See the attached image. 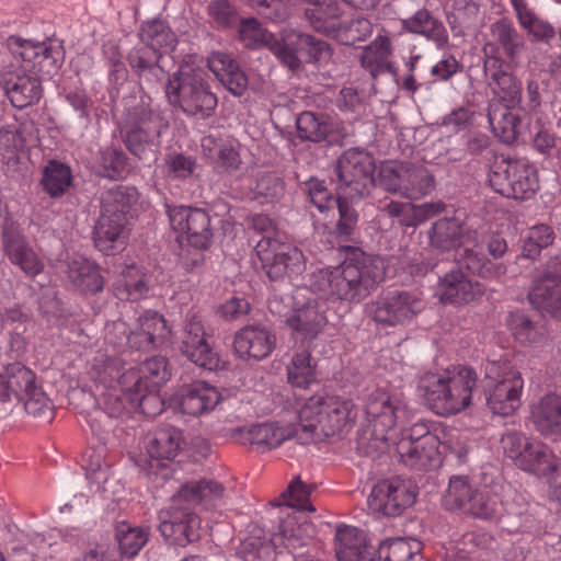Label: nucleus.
<instances>
[{"label":"nucleus","instance_id":"nucleus-1","mask_svg":"<svg viewBox=\"0 0 561 561\" xmlns=\"http://www.w3.org/2000/svg\"><path fill=\"white\" fill-rule=\"evenodd\" d=\"M7 48L13 60L9 66L11 77L4 79L3 88L12 105L24 108L41 100L39 75L51 76L58 70L64 61L62 46L57 39L32 42L10 36Z\"/></svg>","mask_w":561,"mask_h":561},{"label":"nucleus","instance_id":"nucleus-2","mask_svg":"<svg viewBox=\"0 0 561 561\" xmlns=\"http://www.w3.org/2000/svg\"><path fill=\"white\" fill-rule=\"evenodd\" d=\"M385 273L382 259L354 251L340 265L313 272L309 288L330 304L351 307L366 299L385 279Z\"/></svg>","mask_w":561,"mask_h":561},{"label":"nucleus","instance_id":"nucleus-3","mask_svg":"<svg viewBox=\"0 0 561 561\" xmlns=\"http://www.w3.org/2000/svg\"><path fill=\"white\" fill-rule=\"evenodd\" d=\"M368 428L357 438V450L368 457H377L390 449L394 438V427L410 421L412 413L404 398L377 389L366 403Z\"/></svg>","mask_w":561,"mask_h":561},{"label":"nucleus","instance_id":"nucleus-4","mask_svg":"<svg viewBox=\"0 0 561 561\" xmlns=\"http://www.w3.org/2000/svg\"><path fill=\"white\" fill-rule=\"evenodd\" d=\"M476 386L477 374L463 366L426 373L419 385L430 407L442 415L456 414L468 408Z\"/></svg>","mask_w":561,"mask_h":561},{"label":"nucleus","instance_id":"nucleus-5","mask_svg":"<svg viewBox=\"0 0 561 561\" xmlns=\"http://www.w3.org/2000/svg\"><path fill=\"white\" fill-rule=\"evenodd\" d=\"M356 417L352 400L339 396H313L298 414L299 443L307 444L316 435L331 436L343 431Z\"/></svg>","mask_w":561,"mask_h":561},{"label":"nucleus","instance_id":"nucleus-6","mask_svg":"<svg viewBox=\"0 0 561 561\" xmlns=\"http://www.w3.org/2000/svg\"><path fill=\"white\" fill-rule=\"evenodd\" d=\"M203 70L190 66L181 67L169 77L165 94L171 105L185 114L205 118L217 106V98L209 90Z\"/></svg>","mask_w":561,"mask_h":561},{"label":"nucleus","instance_id":"nucleus-7","mask_svg":"<svg viewBox=\"0 0 561 561\" xmlns=\"http://www.w3.org/2000/svg\"><path fill=\"white\" fill-rule=\"evenodd\" d=\"M253 227L265 231L254 248L255 255L262 268L272 280L283 279L286 276L300 275L306 270L304 253L297 247L280 242L268 234L273 230L272 220L257 215L253 218Z\"/></svg>","mask_w":561,"mask_h":561},{"label":"nucleus","instance_id":"nucleus-8","mask_svg":"<svg viewBox=\"0 0 561 561\" xmlns=\"http://www.w3.org/2000/svg\"><path fill=\"white\" fill-rule=\"evenodd\" d=\"M501 447L505 457L520 470L540 478H549L560 460L551 448L542 442L527 437L523 433L507 432L501 437Z\"/></svg>","mask_w":561,"mask_h":561},{"label":"nucleus","instance_id":"nucleus-9","mask_svg":"<svg viewBox=\"0 0 561 561\" xmlns=\"http://www.w3.org/2000/svg\"><path fill=\"white\" fill-rule=\"evenodd\" d=\"M111 329L114 332L126 333V324L121 320L107 327L106 340L113 343L112 350L106 348L105 353L99 351L93 360V369L96 371V379L110 383L116 381L119 391L131 404H136L138 396L147 390L148 385L137 367L124 368L121 359L116 357V343L110 337Z\"/></svg>","mask_w":561,"mask_h":561},{"label":"nucleus","instance_id":"nucleus-10","mask_svg":"<svg viewBox=\"0 0 561 561\" xmlns=\"http://www.w3.org/2000/svg\"><path fill=\"white\" fill-rule=\"evenodd\" d=\"M484 370L488 407L501 416L513 414L520 407L524 387L520 373L505 362H489Z\"/></svg>","mask_w":561,"mask_h":561},{"label":"nucleus","instance_id":"nucleus-11","mask_svg":"<svg viewBox=\"0 0 561 561\" xmlns=\"http://www.w3.org/2000/svg\"><path fill=\"white\" fill-rule=\"evenodd\" d=\"M375 161L365 150L351 148L336 161L333 182L337 195L356 201L369 193L375 183Z\"/></svg>","mask_w":561,"mask_h":561},{"label":"nucleus","instance_id":"nucleus-12","mask_svg":"<svg viewBox=\"0 0 561 561\" xmlns=\"http://www.w3.org/2000/svg\"><path fill=\"white\" fill-rule=\"evenodd\" d=\"M167 128L168 123L161 115L141 103L127 111L121 131L127 149L139 159H145L147 151L158 146Z\"/></svg>","mask_w":561,"mask_h":561},{"label":"nucleus","instance_id":"nucleus-13","mask_svg":"<svg viewBox=\"0 0 561 561\" xmlns=\"http://www.w3.org/2000/svg\"><path fill=\"white\" fill-rule=\"evenodd\" d=\"M494 192L507 198L527 199L538 188L537 172L526 159H496L489 172Z\"/></svg>","mask_w":561,"mask_h":561},{"label":"nucleus","instance_id":"nucleus-14","mask_svg":"<svg viewBox=\"0 0 561 561\" xmlns=\"http://www.w3.org/2000/svg\"><path fill=\"white\" fill-rule=\"evenodd\" d=\"M171 228L180 243L205 250L210 245L213 230L208 214L201 208L183 205L168 207Z\"/></svg>","mask_w":561,"mask_h":561},{"label":"nucleus","instance_id":"nucleus-15","mask_svg":"<svg viewBox=\"0 0 561 561\" xmlns=\"http://www.w3.org/2000/svg\"><path fill=\"white\" fill-rule=\"evenodd\" d=\"M424 308L417 294L392 290L379 295L371 305L373 319L383 325H399L411 321Z\"/></svg>","mask_w":561,"mask_h":561},{"label":"nucleus","instance_id":"nucleus-16","mask_svg":"<svg viewBox=\"0 0 561 561\" xmlns=\"http://www.w3.org/2000/svg\"><path fill=\"white\" fill-rule=\"evenodd\" d=\"M528 299L541 313L561 320V255L551 259L534 280Z\"/></svg>","mask_w":561,"mask_h":561},{"label":"nucleus","instance_id":"nucleus-17","mask_svg":"<svg viewBox=\"0 0 561 561\" xmlns=\"http://www.w3.org/2000/svg\"><path fill=\"white\" fill-rule=\"evenodd\" d=\"M159 530L171 543L186 546L199 537L201 519L185 503H174L172 496L171 506L159 513Z\"/></svg>","mask_w":561,"mask_h":561},{"label":"nucleus","instance_id":"nucleus-18","mask_svg":"<svg viewBox=\"0 0 561 561\" xmlns=\"http://www.w3.org/2000/svg\"><path fill=\"white\" fill-rule=\"evenodd\" d=\"M415 497V488L410 481L394 478L378 482L373 488L367 502L374 513L396 516L411 506Z\"/></svg>","mask_w":561,"mask_h":561},{"label":"nucleus","instance_id":"nucleus-19","mask_svg":"<svg viewBox=\"0 0 561 561\" xmlns=\"http://www.w3.org/2000/svg\"><path fill=\"white\" fill-rule=\"evenodd\" d=\"M299 435H302L299 423L297 425L262 423L250 427H238L231 433V437L240 444L253 445L261 451L276 448L287 439L296 438L299 442Z\"/></svg>","mask_w":561,"mask_h":561},{"label":"nucleus","instance_id":"nucleus-20","mask_svg":"<svg viewBox=\"0 0 561 561\" xmlns=\"http://www.w3.org/2000/svg\"><path fill=\"white\" fill-rule=\"evenodd\" d=\"M180 350L192 363L204 369L216 370L221 367L220 357L207 343L204 325L197 316H192L184 324Z\"/></svg>","mask_w":561,"mask_h":561},{"label":"nucleus","instance_id":"nucleus-21","mask_svg":"<svg viewBox=\"0 0 561 561\" xmlns=\"http://www.w3.org/2000/svg\"><path fill=\"white\" fill-rule=\"evenodd\" d=\"M239 34L247 47L266 46L289 69L299 68V60L286 45V33L282 39H277L264 30L257 20L250 18L241 21Z\"/></svg>","mask_w":561,"mask_h":561},{"label":"nucleus","instance_id":"nucleus-22","mask_svg":"<svg viewBox=\"0 0 561 561\" xmlns=\"http://www.w3.org/2000/svg\"><path fill=\"white\" fill-rule=\"evenodd\" d=\"M2 242L10 262L18 265L26 275L34 277L43 271V262L13 225L3 227Z\"/></svg>","mask_w":561,"mask_h":561},{"label":"nucleus","instance_id":"nucleus-23","mask_svg":"<svg viewBox=\"0 0 561 561\" xmlns=\"http://www.w3.org/2000/svg\"><path fill=\"white\" fill-rule=\"evenodd\" d=\"M126 225L125 215L101 213L93 232L96 249L106 255L122 251L127 240Z\"/></svg>","mask_w":561,"mask_h":561},{"label":"nucleus","instance_id":"nucleus-24","mask_svg":"<svg viewBox=\"0 0 561 561\" xmlns=\"http://www.w3.org/2000/svg\"><path fill=\"white\" fill-rule=\"evenodd\" d=\"M183 444L182 432L174 426H162L157 428L149 437L146 445L150 458L151 470L164 466V461L174 459Z\"/></svg>","mask_w":561,"mask_h":561},{"label":"nucleus","instance_id":"nucleus-25","mask_svg":"<svg viewBox=\"0 0 561 561\" xmlns=\"http://www.w3.org/2000/svg\"><path fill=\"white\" fill-rule=\"evenodd\" d=\"M275 344L276 339L267 329L248 325L236 334L233 347L240 358L262 359L272 353Z\"/></svg>","mask_w":561,"mask_h":561},{"label":"nucleus","instance_id":"nucleus-26","mask_svg":"<svg viewBox=\"0 0 561 561\" xmlns=\"http://www.w3.org/2000/svg\"><path fill=\"white\" fill-rule=\"evenodd\" d=\"M219 391L205 381L183 386L178 394L182 413L198 416L214 410L220 401Z\"/></svg>","mask_w":561,"mask_h":561},{"label":"nucleus","instance_id":"nucleus-27","mask_svg":"<svg viewBox=\"0 0 561 561\" xmlns=\"http://www.w3.org/2000/svg\"><path fill=\"white\" fill-rule=\"evenodd\" d=\"M335 553L339 561H375L365 533L348 525L336 527Z\"/></svg>","mask_w":561,"mask_h":561},{"label":"nucleus","instance_id":"nucleus-28","mask_svg":"<svg viewBox=\"0 0 561 561\" xmlns=\"http://www.w3.org/2000/svg\"><path fill=\"white\" fill-rule=\"evenodd\" d=\"M530 419L536 431L547 437L561 436V397L548 393L531 407Z\"/></svg>","mask_w":561,"mask_h":561},{"label":"nucleus","instance_id":"nucleus-29","mask_svg":"<svg viewBox=\"0 0 561 561\" xmlns=\"http://www.w3.org/2000/svg\"><path fill=\"white\" fill-rule=\"evenodd\" d=\"M438 290L443 302L462 304L480 296L483 287L479 282L467 277L459 268H453L440 278Z\"/></svg>","mask_w":561,"mask_h":561},{"label":"nucleus","instance_id":"nucleus-30","mask_svg":"<svg viewBox=\"0 0 561 561\" xmlns=\"http://www.w3.org/2000/svg\"><path fill=\"white\" fill-rule=\"evenodd\" d=\"M485 73L490 76V87L497 96L493 102L518 105L522 101V83L502 68L496 58H489L484 64Z\"/></svg>","mask_w":561,"mask_h":561},{"label":"nucleus","instance_id":"nucleus-31","mask_svg":"<svg viewBox=\"0 0 561 561\" xmlns=\"http://www.w3.org/2000/svg\"><path fill=\"white\" fill-rule=\"evenodd\" d=\"M305 18L310 26L327 36H332L339 30L343 10L336 0H305Z\"/></svg>","mask_w":561,"mask_h":561},{"label":"nucleus","instance_id":"nucleus-32","mask_svg":"<svg viewBox=\"0 0 561 561\" xmlns=\"http://www.w3.org/2000/svg\"><path fill=\"white\" fill-rule=\"evenodd\" d=\"M516 106L501 102H491L489 105L488 119L491 129L506 145L513 144L519 135L520 117Z\"/></svg>","mask_w":561,"mask_h":561},{"label":"nucleus","instance_id":"nucleus-33","mask_svg":"<svg viewBox=\"0 0 561 561\" xmlns=\"http://www.w3.org/2000/svg\"><path fill=\"white\" fill-rule=\"evenodd\" d=\"M208 67L233 95L241 96L248 89V78L229 55L216 51L208 58Z\"/></svg>","mask_w":561,"mask_h":561},{"label":"nucleus","instance_id":"nucleus-34","mask_svg":"<svg viewBox=\"0 0 561 561\" xmlns=\"http://www.w3.org/2000/svg\"><path fill=\"white\" fill-rule=\"evenodd\" d=\"M324 309L316 299H309L287 319L288 325L302 339H314L327 324Z\"/></svg>","mask_w":561,"mask_h":561},{"label":"nucleus","instance_id":"nucleus-35","mask_svg":"<svg viewBox=\"0 0 561 561\" xmlns=\"http://www.w3.org/2000/svg\"><path fill=\"white\" fill-rule=\"evenodd\" d=\"M225 488L221 483L203 479L187 482L174 494V503H185L191 508L202 504L206 507L216 504L224 497Z\"/></svg>","mask_w":561,"mask_h":561},{"label":"nucleus","instance_id":"nucleus-36","mask_svg":"<svg viewBox=\"0 0 561 561\" xmlns=\"http://www.w3.org/2000/svg\"><path fill=\"white\" fill-rule=\"evenodd\" d=\"M313 526L302 520L297 515H288L278 526V531L273 534L271 543L277 548L284 546L288 550H295L305 546L313 536Z\"/></svg>","mask_w":561,"mask_h":561},{"label":"nucleus","instance_id":"nucleus-37","mask_svg":"<svg viewBox=\"0 0 561 561\" xmlns=\"http://www.w3.org/2000/svg\"><path fill=\"white\" fill-rule=\"evenodd\" d=\"M402 27L409 33L434 42L438 48L448 43V33L443 22L425 9L417 10L411 18L402 20Z\"/></svg>","mask_w":561,"mask_h":561},{"label":"nucleus","instance_id":"nucleus-38","mask_svg":"<svg viewBox=\"0 0 561 561\" xmlns=\"http://www.w3.org/2000/svg\"><path fill=\"white\" fill-rule=\"evenodd\" d=\"M67 275L81 291L98 293L103 289L104 280L98 265L82 255H76L68 262Z\"/></svg>","mask_w":561,"mask_h":561},{"label":"nucleus","instance_id":"nucleus-39","mask_svg":"<svg viewBox=\"0 0 561 561\" xmlns=\"http://www.w3.org/2000/svg\"><path fill=\"white\" fill-rule=\"evenodd\" d=\"M286 45L299 60V65L301 64L299 55L304 51L307 54L309 61L318 64L328 62L333 55V50L327 42L297 31L286 33Z\"/></svg>","mask_w":561,"mask_h":561},{"label":"nucleus","instance_id":"nucleus-40","mask_svg":"<svg viewBox=\"0 0 561 561\" xmlns=\"http://www.w3.org/2000/svg\"><path fill=\"white\" fill-rule=\"evenodd\" d=\"M520 26L537 42H549L556 35L553 26L537 15L526 0H510Z\"/></svg>","mask_w":561,"mask_h":561},{"label":"nucleus","instance_id":"nucleus-41","mask_svg":"<svg viewBox=\"0 0 561 561\" xmlns=\"http://www.w3.org/2000/svg\"><path fill=\"white\" fill-rule=\"evenodd\" d=\"M30 321V316L20 307L7 309L1 317L2 329L9 336V347L16 354L25 351L27 343L25 334Z\"/></svg>","mask_w":561,"mask_h":561},{"label":"nucleus","instance_id":"nucleus-42","mask_svg":"<svg viewBox=\"0 0 561 561\" xmlns=\"http://www.w3.org/2000/svg\"><path fill=\"white\" fill-rule=\"evenodd\" d=\"M72 184V173L62 162L50 160L43 168L41 185L45 193L56 198L68 192Z\"/></svg>","mask_w":561,"mask_h":561},{"label":"nucleus","instance_id":"nucleus-43","mask_svg":"<svg viewBox=\"0 0 561 561\" xmlns=\"http://www.w3.org/2000/svg\"><path fill=\"white\" fill-rule=\"evenodd\" d=\"M459 263L467 270L483 278L496 279L505 275L507 268L504 263H494L485 257L481 249L465 248L459 253Z\"/></svg>","mask_w":561,"mask_h":561},{"label":"nucleus","instance_id":"nucleus-44","mask_svg":"<svg viewBox=\"0 0 561 561\" xmlns=\"http://www.w3.org/2000/svg\"><path fill=\"white\" fill-rule=\"evenodd\" d=\"M462 222L457 217L439 219L433 224L428 237L431 244L442 251H448L460 244Z\"/></svg>","mask_w":561,"mask_h":561},{"label":"nucleus","instance_id":"nucleus-45","mask_svg":"<svg viewBox=\"0 0 561 561\" xmlns=\"http://www.w3.org/2000/svg\"><path fill=\"white\" fill-rule=\"evenodd\" d=\"M391 42L387 36H377L360 54V65L374 77L390 66Z\"/></svg>","mask_w":561,"mask_h":561},{"label":"nucleus","instance_id":"nucleus-46","mask_svg":"<svg viewBox=\"0 0 561 561\" xmlns=\"http://www.w3.org/2000/svg\"><path fill=\"white\" fill-rule=\"evenodd\" d=\"M5 373L9 401L13 397L20 401L38 386L34 371L22 363L7 365Z\"/></svg>","mask_w":561,"mask_h":561},{"label":"nucleus","instance_id":"nucleus-47","mask_svg":"<svg viewBox=\"0 0 561 561\" xmlns=\"http://www.w3.org/2000/svg\"><path fill=\"white\" fill-rule=\"evenodd\" d=\"M391 445H394L401 461L410 468L425 469L436 466L440 461L439 446H435L434 453L430 455L422 447H416V444H412L411 439H394L391 442Z\"/></svg>","mask_w":561,"mask_h":561},{"label":"nucleus","instance_id":"nucleus-48","mask_svg":"<svg viewBox=\"0 0 561 561\" xmlns=\"http://www.w3.org/2000/svg\"><path fill=\"white\" fill-rule=\"evenodd\" d=\"M401 196L409 199L421 198L434 188V179L423 167L405 164Z\"/></svg>","mask_w":561,"mask_h":561},{"label":"nucleus","instance_id":"nucleus-49","mask_svg":"<svg viewBox=\"0 0 561 561\" xmlns=\"http://www.w3.org/2000/svg\"><path fill=\"white\" fill-rule=\"evenodd\" d=\"M249 190V197L263 204L279 199L284 195L285 184L273 172H259Z\"/></svg>","mask_w":561,"mask_h":561},{"label":"nucleus","instance_id":"nucleus-50","mask_svg":"<svg viewBox=\"0 0 561 561\" xmlns=\"http://www.w3.org/2000/svg\"><path fill=\"white\" fill-rule=\"evenodd\" d=\"M420 549V541L398 537L382 541L377 552L380 561H416Z\"/></svg>","mask_w":561,"mask_h":561},{"label":"nucleus","instance_id":"nucleus-51","mask_svg":"<svg viewBox=\"0 0 561 561\" xmlns=\"http://www.w3.org/2000/svg\"><path fill=\"white\" fill-rule=\"evenodd\" d=\"M146 276L137 266H130L116 283L114 291L121 300H138L148 293Z\"/></svg>","mask_w":561,"mask_h":561},{"label":"nucleus","instance_id":"nucleus-52","mask_svg":"<svg viewBox=\"0 0 561 561\" xmlns=\"http://www.w3.org/2000/svg\"><path fill=\"white\" fill-rule=\"evenodd\" d=\"M476 490L468 477L453 476L443 496V504L447 510H461L465 512Z\"/></svg>","mask_w":561,"mask_h":561},{"label":"nucleus","instance_id":"nucleus-53","mask_svg":"<svg viewBox=\"0 0 561 561\" xmlns=\"http://www.w3.org/2000/svg\"><path fill=\"white\" fill-rule=\"evenodd\" d=\"M135 187L117 185L106 191L102 196V210L110 215H127L131 205L137 201Z\"/></svg>","mask_w":561,"mask_h":561},{"label":"nucleus","instance_id":"nucleus-54","mask_svg":"<svg viewBox=\"0 0 561 561\" xmlns=\"http://www.w3.org/2000/svg\"><path fill=\"white\" fill-rule=\"evenodd\" d=\"M136 325L147 334L142 345H162L170 334L165 319L157 311H145L138 317Z\"/></svg>","mask_w":561,"mask_h":561},{"label":"nucleus","instance_id":"nucleus-55","mask_svg":"<svg viewBox=\"0 0 561 561\" xmlns=\"http://www.w3.org/2000/svg\"><path fill=\"white\" fill-rule=\"evenodd\" d=\"M140 41L144 45L160 53L161 48H173L175 36L170 27L160 20L149 21L142 24Z\"/></svg>","mask_w":561,"mask_h":561},{"label":"nucleus","instance_id":"nucleus-56","mask_svg":"<svg viewBox=\"0 0 561 561\" xmlns=\"http://www.w3.org/2000/svg\"><path fill=\"white\" fill-rule=\"evenodd\" d=\"M116 540L121 553L127 558H133L147 542L148 531L141 527H133L126 522H121L116 526Z\"/></svg>","mask_w":561,"mask_h":561},{"label":"nucleus","instance_id":"nucleus-57","mask_svg":"<svg viewBox=\"0 0 561 561\" xmlns=\"http://www.w3.org/2000/svg\"><path fill=\"white\" fill-rule=\"evenodd\" d=\"M287 377L293 386L300 388L309 386L314 380L316 370L308 351L304 350L294 355L287 367Z\"/></svg>","mask_w":561,"mask_h":561},{"label":"nucleus","instance_id":"nucleus-58","mask_svg":"<svg viewBox=\"0 0 561 561\" xmlns=\"http://www.w3.org/2000/svg\"><path fill=\"white\" fill-rule=\"evenodd\" d=\"M371 33V22L364 16H358L347 23L340 21L339 30L333 37L343 45H354L357 42L365 41Z\"/></svg>","mask_w":561,"mask_h":561},{"label":"nucleus","instance_id":"nucleus-59","mask_svg":"<svg viewBox=\"0 0 561 561\" xmlns=\"http://www.w3.org/2000/svg\"><path fill=\"white\" fill-rule=\"evenodd\" d=\"M296 125L300 138L314 142L323 140L330 131L328 123L309 111L297 117Z\"/></svg>","mask_w":561,"mask_h":561},{"label":"nucleus","instance_id":"nucleus-60","mask_svg":"<svg viewBox=\"0 0 561 561\" xmlns=\"http://www.w3.org/2000/svg\"><path fill=\"white\" fill-rule=\"evenodd\" d=\"M105 457L106 451L102 446L90 448L84 454L87 478L98 485L106 482L108 478L110 463L106 462Z\"/></svg>","mask_w":561,"mask_h":561},{"label":"nucleus","instance_id":"nucleus-61","mask_svg":"<svg viewBox=\"0 0 561 561\" xmlns=\"http://www.w3.org/2000/svg\"><path fill=\"white\" fill-rule=\"evenodd\" d=\"M162 169L170 179L186 180L193 175L196 160L181 152H169L163 159Z\"/></svg>","mask_w":561,"mask_h":561},{"label":"nucleus","instance_id":"nucleus-62","mask_svg":"<svg viewBox=\"0 0 561 561\" xmlns=\"http://www.w3.org/2000/svg\"><path fill=\"white\" fill-rule=\"evenodd\" d=\"M554 233L547 225H538L529 229L527 239L523 247V253L526 257L536 259L543 248L552 244Z\"/></svg>","mask_w":561,"mask_h":561},{"label":"nucleus","instance_id":"nucleus-63","mask_svg":"<svg viewBox=\"0 0 561 561\" xmlns=\"http://www.w3.org/2000/svg\"><path fill=\"white\" fill-rule=\"evenodd\" d=\"M407 163L385 162L381 163L377 174V184L385 191L393 194H401L402 181Z\"/></svg>","mask_w":561,"mask_h":561},{"label":"nucleus","instance_id":"nucleus-64","mask_svg":"<svg viewBox=\"0 0 561 561\" xmlns=\"http://www.w3.org/2000/svg\"><path fill=\"white\" fill-rule=\"evenodd\" d=\"M492 34L503 46L508 57L514 58L520 51L523 39L510 22L502 20L494 23Z\"/></svg>","mask_w":561,"mask_h":561}]
</instances>
